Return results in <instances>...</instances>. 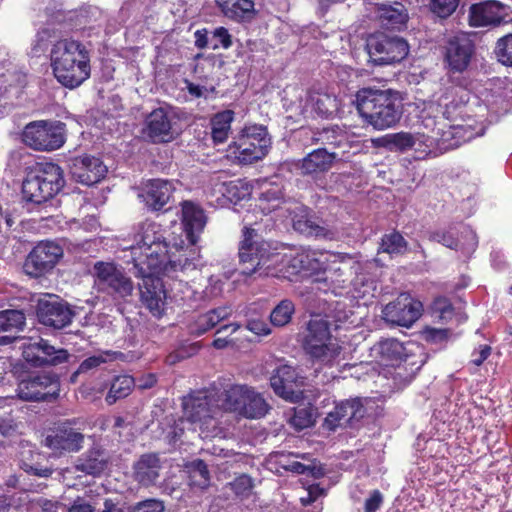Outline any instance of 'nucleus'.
I'll return each mask as SVG.
<instances>
[{
  "label": "nucleus",
  "instance_id": "nucleus-42",
  "mask_svg": "<svg viewBox=\"0 0 512 512\" xmlns=\"http://www.w3.org/2000/svg\"><path fill=\"white\" fill-rule=\"evenodd\" d=\"M233 119L234 112L231 110L219 112L211 119V135L214 143H223L227 140Z\"/></svg>",
  "mask_w": 512,
  "mask_h": 512
},
{
  "label": "nucleus",
  "instance_id": "nucleus-1",
  "mask_svg": "<svg viewBox=\"0 0 512 512\" xmlns=\"http://www.w3.org/2000/svg\"><path fill=\"white\" fill-rule=\"evenodd\" d=\"M291 262V274L314 273L322 269L323 276L313 279L312 289L325 293L331 291L340 296H346L348 276L353 272L357 273L359 268L351 257L328 252L321 253L319 258L314 252L300 253Z\"/></svg>",
  "mask_w": 512,
  "mask_h": 512
},
{
  "label": "nucleus",
  "instance_id": "nucleus-64",
  "mask_svg": "<svg viewBox=\"0 0 512 512\" xmlns=\"http://www.w3.org/2000/svg\"><path fill=\"white\" fill-rule=\"evenodd\" d=\"M100 512H126L124 504L113 499H106Z\"/></svg>",
  "mask_w": 512,
  "mask_h": 512
},
{
  "label": "nucleus",
  "instance_id": "nucleus-27",
  "mask_svg": "<svg viewBox=\"0 0 512 512\" xmlns=\"http://www.w3.org/2000/svg\"><path fill=\"white\" fill-rule=\"evenodd\" d=\"M143 134L153 143H165L174 138L171 113L164 108L153 110L146 118Z\"/></svg>",
  "mask_w": 512,
  "mask_h": 512
},
{
  "label": "nucleus",
  "instance_id": "nucleus-48",
  "mask_svg": "<svg viewBox=\"0 0 512 512\" xmlns=\"http://www.w3.org/2000/svg\"><path fill=\"white\" fill-rule=\"evenodd\" d=\"M407 250V242L399 232L385 234L381 240L380 252L391 256L402 255Z\"/></svg>",
  "mask_w": 512,
  "mask_h": 512
},
{
  "label": "nucleus",
  "instance_id": "nucleus-49",
  "mask_svg": "<svg viewBox=\"0 0 512 512\" xmlns=\"http://www.w3.org/2000/svg\"><path fill=\"white\" fill-rule=\"evenodd\" d=\"M295 307L292 301L282 300L270 313V321L274 326L282 327L288 324L292 318Z\"/></svg>",
  "mask_w": 512,
  "mask_h": 512
},
{
  "label": "nucleus",
  "instance_id": "nucleus-23",
  "mask_svg": "<svg viewBox=\"0 0 512 512\" xmlns=\"http://www.w3.org/2000/svg\"><path fill=\"white\" fill-rule=\"evenodd\" d=\"M83 443L84 435L68 422L51 430L45 438V445L55 454L78 452L82 449Z\"/></svg>",
  "mask_w": 512,
  "mask_h": 512
},
{
  "label": "nucleus",
  "instance_id": "nucleus-9",
  "mask_svg": "<svg viewBox=\"0 0 512 512\" xmlns=\"http://www.w3.org/2000/svg\"><path fill=\"white\" fill-rule=\"evenodd\" d=\"M64 176L61 167L51 162H38L25 170L22 182V197L33 204L44 203L64 186Z\"/></svg>",
  "mask_w": 512,
  "mask_h": 512
},
{
  "label": "nucleus",
  "instance_id": "nucleus-2",
  "mask_svg": "<svg viewBox=\"0 0 512 512\" xmlns=\"http://www.w3.org/2000/svg\"><path fill=\"white\" fill-rule=\"evenodd\" d=\"M257 207L265 215L275 212L277 217L291 218L293 228L306 236L328 240L336 236V231L330 225L311 215L303 205L283 201L278 186L270 185L264 189L259 196Z\"/></svg>",
  "mask_w": 512,
  "mask_h": 512
},
{
  "label": "nucleus",
  "instance_id": "nucleus-60",
  "mask_svg": "<svg viewBox=\"0 0 512 512\" xmlns=\"http://www.w3.org/2000/svg\"><path fill=\"white\" fill-rule=\"evenodd\" d=\"M383 504V495L379 490H373L366 499L365 512H376Z\"/></svg>",
  "mask_w": 512,
  "mask_h": 512
},
{
  "label": "nucleus",
  "instance_id": "nucleus-37",
  "mask_svg": "<svg viewBox=\"0 0 512 512\" xmlns=\"http://www.w3.org/2000/svg\"><path fill=\"white\" fill-rule=\"evenodd\" d=\"M248 392V385L236 384L230 386L221 395L217 394L219 399L220 411L236 412L243 416L244 404Z\"/></svg>",
  "mask_w": 512,
  "mask_h": 512
},
{
  "label": "nucleus",
  "instance_id": "nucleus-17",
  "mask_svg": "<svg viewBox=\"0 0 512 512\" xmlns=\"http://www.w3.org/2000/svg\"><path fill=\"white\" fill-rule=\"evenodd\" d=\"M165 258L159 266V273L170 275L172 273L194 270L197 266L200 254L195 244L187 243L181 239L180 242L170 243L165 252Z\"/></svg>",
  "mask_w": 512,
  "mask_h": 512
},
{
  "label": "nucleus",
  "instance_id": "nucleus-46",
  "mask_svg": "<svg viewBox=\"0 0 512 512\" xmlns=\"http://www.w3.org/2000/svg\"><path fill=\"white\" fill-rule=\"evenodd\" d=\"M134 386L135 381L133 377L129 375H120L115 377L106 396V402L109 405H112L118 399L127 397L131 393Z\"/></svg>",
  "mask_w": 512,
  "mask_h": 512
},
{
  "label": "nucleus",
  "instance_id": "nucleus-41",
  "mask_svg": "<svg viewBox=\"0 0 512 512\" xmlns=\"http://www.w3.org/2000/svg\"><path fill=\"white\" fill-rule=\"evenodd\" d=\"M313 110L322 117H333L340 110V101L336 96L327 93H313L309 95Z\"/></svg>",
  "mask_w": 512,
  "mask_h": 512
},
{
  "label": "nucleus",
  "instance_id": "nucleus-24",
  "mask_svg": "<svg viewBox=\"0 0 512 512\" xmlns=\"http://www.w3.org/2000/svg\"><path fill=\"white\" fill-rule=\"evenodd\" d=\"M365 414V409L358 398L348 399L337 403L325 417L323 426L334 431L337 428L352 426Z\"/></svg>",
  "mask_w": 512,
  "mask_h": 512
},
{
  "label": "nucleus",
  "instance_id": "nucleus-59",
  "mask_svg": "<svg viewBox=\"0 0 512 512\" xmlns=\"http://www.w3.org/2000/svg\"><path fill=\"white\" fill-rule=\"evenodd\" d=\"M165 507L162 501L148 499L136 505L134 512H164Z\"/></svg>",
  "mask_w": 512,
  "mask_h": 512
},
{
  "label": "nucleus",
  "instance_id": "nucleus-13",
  "mask_svg": "<svg viewBox=\"0 0 512 512\" xmlns=\"http://www.w3.org/2000/svg\"><path fill=\"white\" fill-rule=\"evenodd\" d=\"M25 145L36 151H54L66 141L65 124L60 121L37 120L28 123L22 132Z\"/></svg>",
  "mask_w": 512,
  "mask_h": 512
},
{
  "label": "nucleus",
  "instance_id": "nucleus-53",
  "mask_svg": "<svg viewBox=\"0 0 512 512\" xmlns=\"http://www.w3.org/2000/svg\"><path fill=\"white\" fill-rule=\"evenodd\" d=\"M111 355H112L111 352L106 351V352L100 353L98 355H93V356L86 358L85 360H83L80 363L78 369L72 375V379H74L79 374L87 373L93 369H96L101 364L106 363L107 357H109Z\"/></svg>",
  "mask_w": 512,
  "mask_h": 512
},
{
  "label": "nucleus",
  "instance_id": "nucleus-32",
  "mask_svg": "<svg viewBox=\"0 0 512 512\" xmlns=\"http://www.w3.org/2000/svg\"><path fill=\"white\" fill-rule=\"evenodd\" d=\"M181 219L186 240L190 244H196L206 225V216L203 209L191 201H184L182 203Z\"/></svg>",
  "mask_w": 512,
  "mask_h": 512
},
{
  "label": "nucleus",
  "instance_id": "nucleus-11",
  "mask_svg": "<svg viewBox=\"0 0 512 512\" xmlns=\"http://www.w3.org/2000/svg\"><path fill=\"white\" fill-rule=\"evenodd\" d=\"M422 123L424 127L431 131L432 135L424 134H411L408 132H398L387 134L378 139L379 144L393 152H404L417 146L424 145L430 148L438 140L447 141L450 136L459 135L462 127L449 126V130L445 131L446 124L443 123L437 116L434 118H426L422 116Z\"/></svg>",
  "mask_w": 512,
  "mask_h": 512
},
{
  "label": "nucleus",
  "instance_id": "nucleus-28",
  "mask_svg": "<svg viewBox=\"0 0 512 512\" xmlns=\"http://www.w3.org/2000/svg\"><path fill=\"white\" fill-rule=\"evenodd\" d=\"M107 173V166L94 156H81L73 160L71 174L84 185H93L101 181Z\"/></svg>",
  "mask_w": 512,
  "mask_h": 512
},
{
  "label": "nucleus",
  "instance_id": "nucleus-57",
  "mask_svg": "<svg viewBox=\"0 0 512 512\" xmlns=\"http://www.w3.org/2000/svg\"><path fill=\"white\" fill-rule=\"evenodd\" d=\"M333 318L336 323H350L353 324L355 320L353 319L354 313L351 309H346V306L342 302H337L335 308L332 311Z\"/></svg>",
  "mask_w": 512,
  "mask_h": 512
},
{
  "label": "nucleus",
  "instance_id": "nucleus-33",
  "mask_svg": "<svg viewBox=\"0 0 512 512\" xmlns=\"http://www.w3.org/2000/svg\"><path fill=\"white\" fill-rule=\"evenodd\" d=\"M233 310L231 306L225 305L207 311L199 315L190 325L191 334L200 336L214 328L220 322L231 317Z\"/></svg>",
  "mask_w": 512,
  "mask_h": 512
},
{
  "label": "nucleus",
  "instance_id": "nucleus-3",
  "mask_svg": "<svg viewBox=\"0 0 512 512\" xmlns=\"http://www.w3.org/2000/svg\"><path fill=\"white\" fill-rule=\"evenodd\" d=\"M288 257L271 249L268 242L262 240L253 228L245 227L243 240L239 247V259L245 275L258 274L259 276L286 277L288 265L292 269L291 260Z\"/></svg>",
  "mask_w": 512,
  "mask_h": 512
},
{
  "label": "nucleus",
  "instance_id": "nucleus-62",
  "mask_svg": "<svg viewBox=\"0 0 512 512\" xmlns=\"http://www.w3.org/2000/svg\"><path fill=\"white\" fill-rule=\"evenodd\" d=\"M198 349V344H192L189 346V351L186 352L184 349L177 350L175 353H172L167 357V361L170 364H175L180 360L192 356L198 351Z\"/></svg>",
  "mask_w": 512,
  "mask_h": 512
},
{
  "label": "nucleus",
  "instance_id": "nucleus-21",
  "mask_svg": "<svg viewBox=\"0 0 512 512\" xmlns=\"http://www.w3.org/2000/svg\"><path fill=\"white\" fill-rule=\"evenodd\" d=\"M423 305L409 294H401L383 309L384 319L392 324L410 327L421 316Z\"/></svg>",
  "mask_w": 512,
  "mask_h": 512
},
{
  "label": "nucleus",
  "instance_id": "nucleus-8",
  "mask_svg": "<svg viewBox=\"0 0 512 512\" xmlns=\"http://www.w3.org/2000/svg\"><path fill=\"white\" fill-rule=\"evenodd\" d=\"M302 347L314 364L332 367L339 364L342 346L331 334L329 322L319 316H313L303 333Z\"/></svg>",
  "mask_w": 512,
  "mask_h": 512
},
{
  "label": "nucleus",
  "instance_id": "nucleus-40",
  "mask_svg": "<svg viewBox=\"0 0 512 512\" xmlns=\"http://www.w3.org/2000/svg\"><path fill=\"white\" fill-rule=\"evenodd\" d=\"M217 3L222 12L231 19H249L255 13L252 0H217Z\"/></svg>",
  "mask_w": 512,
  "mask_h": 512
},
{
  "label": "nucleus",
  "instance_id": "nucleus-58",
  "mask_svg": "<svg viewBox=\"0 0 512 512\" xmlns=\"http://www.w3.org/2000/svg\"><path fill=\"white\" fill-rule=\"evenodd\" d=\"M433 239L451 249H463V244L454 238L451 231H439L434 233Z\"/></svg>",
  "mask_w": 512,
  "mask_h": 512
},
{
  "label": "nucleus",
  "instance_id": "nucleus-61",
  "mask_svg": "<svg viewBox=\"0 0 512 512\" xmlns=\"http://www.w3.org/2000/svg\"><path fill=\"white\" fill-rule=\"evenodd\" d=\"M247 329L256 335L265 336L270 334L268 324L262 319H250L247 322Z\"/></svg>",
  "mask_w": 512,
  "mask_h": 512
},
{
  "label": "nucleus",
  "instance_id": "nucleus-5",
  "mask_svg": "<svg viewBox=\"0 0 512 512\" xmlns=\"http://www.w3.org/2000/svg\"><path fill=\"white\" fill-rule=\"evenodd\" d=\"M355 97L361 118L376 130L393 127L401 118L402 106L392 90L362 88Z\"/></svg>",
  "mask_w": 512,
  "mask_h": 512
},
{
  "label": "nucleus",
  "instance_id": "nucleus-4",
  "mask_svg": "<svg viewBox=\"0 0 512 512\" xmlns=\"http://www.w3.org/2000/svg\"><path fill=\"white\" fill-rule=\"evenodd\" d=\"M50 61L55 78L67 88H76L90 77L89 54L78 41H57L51 48Z\"/></svg>",
  "mask_w": 512,
  "mask_h": 512
},
{
  "label": "nucleus",
  "instance_id": "nucleus-38",
  "mask_svg": "<svg viewBox=\"0 0 512 512\" xmlns=\"http://www.w3.org/2000/svg\"><path fill=\"white\" fill-rule=\"evenodd\" d=\"M378 17L382 27L400 30L406 25L408 13L401 3L395 2L392 5H380L378 7Z\"/></svg>",
  "mask_w": 512,
  "mask_h": 512
},
{
  "label": "nucleus",
  "instance_id": "nucleus-7",
  "mask_svg": "<svg viewBox=\"0 0 512 512\" xmlns=\"http://www.w3.org/2000/svg\"><path fill=\"white\" fill-rule=\"evenodd\" d=\"M162 226L156 222L141 223L134 234V243L129 248L135 269H159L170 242Z\"/></svg>",
  "mask_w": 512,
  "mask_h": 512
},
{
  "label": "nucleus",
  "instance_id": "nucleus-63",
  "mask_svg": "<svg viewBox=\"0 0 512 512\" xmlns=\"http://www.w3.org/2000/svg\"><path fill=\"white\" fill-rule=\"evenodd\" d=\"M195 46L198 49L210 48V39L208 38V32L206 29L196 30L194 33Z\"/></svg>",
  "mask_w": 512,
  "mask_h": 512
},
{
  "label": "nucleus",
  "instance_id": "nucleus-14",
  "mask_svg": "<svg viewBox=\"0 0 512 512\" xmlns=\"http://www.w3.org/2000/svg\"><path fill=\"white\" fill-rule=\"evenodd\" d=\"M93 275L97 289L114 299L126 301L133 295L134 284L121 266L113 262L98 261L94 264Z\"/></svg>",
  "mask_w": 512,
  "mask_h": 512
},
{
  "label": "nucleus",
  "instance_id": "nucleus-6",
  "mask_svg": "<svg viewBox=\"0 0 512 512\" xmlns=\"http://www.w3.org/2000/svg\"><path fill=\"white\" fill-rule=\"evenodd\" d=\"M183 419L181 425L186 422L189 430L198 432L201 438L213 437L217 433V416L220 413L217 392L199 390L190 393L183 398Z\"/></svg>",
  "mask_w": 512,
  "mask_h": 512
},
{
  "label": "nucleus",
  "instance_id": "nucleus-47",
  "mask_svg": "<svg viewBox=\"0 0 512 512\" xmlns=\"http://www.w3.org/2000/svg\"><path fill=\"white\" fill-rule=\"evenodd\" d=\"M190 485L204 489L209 486L210 473L203 460L192 461L188 466Z\"/></svg>",
  "mask_w": 512,
  "mask_h": 512
},
{
  "label": "nucleus",
  "instance_id": "nucleus-54",
  "mask_svg": "<svg viewBox=\"0 0 512 512\" xmlns=\"http://www.w3.org/2000/svg\"><path fill=\"white\" fill-rule=\"evenodd\" d=\"M313 423V414L308 408L295 409L293 416L290 418V424L297 430L308 428Z\"/></svg>",
  "mask_w": 512,
  "mask_h": 512
},
{
  "label": "nucleus",
  "instance_id": "nucleus-31",
  "mask_svg": "<svg viewBox=\"0 0 512 512\" xmlns=\"http://www.w3.org/2000/svg\"><path fill=\"white\" fill-rule=\"evenodd\" d=\"M162 470V461L156 453H145L133 464V478L140 485L149 487L154 485Z\"/></svg>",
  "mask_w": 512,
  "mask_h": 512
},
{
  "label": "nucleus",
  "instance_id": "nucleus-36",
  "mask_svg": "<svg viewBox=\"0 0 512 512\" xmlns=\"http://www.w3.org/2000/svg\"><path fill=\"white\" fill-rule=\"evenodd\" d=\"M107 464L108 456L105 451L94 447L77 460L74 470L87 475L98 476L104 472Z\"/></svg>",
  "mask_w": 512,
  "mask_h": 512
},
{
  "label": "nucleus",
  "instance_id": "nucleus-30",
  "mask_svg": "<svg viewBox=\"0 0 512 512\" xmlns=\"http://www.w3.org/2000/svg\"><path fill=\"white\" fill-rule=\"evenodd\" d=\"M504 18V6L495 0L474 4L469 12V23L474 27L498 25Z\"/></svg>",
  "mask_w": 512,
  "mask_h": 512
},
{
  "label": "nucleus",
  "instance_id": "nucleus-35",
  "mask_svg": "<svg viewBox=\"0 0 512 512\" xmlns=\"http://www.w3.org/2000/svg\"><path fill=\"white\" fill-rule=\"evenodd\" d=\"M25 325V316L19 310L0 312V345H6L16 339V335Z\"/></svg>",
  "mask_w": 512,
  "mask_h": 512
},
{
  "label": "nucleus",
  "instance_id": "nucleus-18",
  "mask_svg": "<svg viewBox=\"0 0 512 512\" xmlns=\"http://www.w3.org/2000/svg\"><path fill=\"white\" fill-rule=\"evenodd\" d=\"M62 255L63 250L58 244L52 241L40 242L29 253L24 271L32 277H40L53 269Z\"/></svg>",
  "mask_w": 512,
  "mask_h": 512
},
{
  "label": "nucleus",
  "instance_id": "nucleus-52",
  "mask_svg": "<svg viewBox=\"0 0 512 512\" xmlns=\"http://www.w3.org/2000/svg\"><path fill=\"white\" fill-rule=\"evenodd\" d=\"M495 52L502 64L512 66V34H508L497 41Z\"/></svg>",
  "mask_w": 512,
  "mask_h": 512
},
{
  "label": "nucleus",
  "instance_id": "nucleus-15",
  "mask_svg": "<svg viewBox=\"0 0 512 512\" xmlns=\"http://www.w3.org/2000/svg\"><path fill=\"white\" fill-rule=\"evenodd\" d=\"M366 49L370 61L376 65H390L402 61L408 55L407 42L399 37L382 33L368 37Z\"/></svg>",
  "mask_w": 512,
  "mask_h": 512
},
{
  "label": "nucleus",
  "instance_id": "nucleus-50",
  "mask_svg": "<svg viewBox=\"0 0 512 512\" xmlns=\"http://www.w3.org/2000/svg\"><path fill=\"white\" fill-rule=\"evenodd\" d=\"M228 485L234 494L241 499L251 496L254 488L252 478L246 474L236 477Z\"/></svg>",
  "mask_w": 512,
  "mask_h": 512
},
{
  "label": "nucleus",
  "instance_id": "nucleus-44",
  "mask_svg": "<svg viewBox=\"0 0 512 512\" xmlns=\"http://www.w3.org/2000/svg\"><path fill=\"white\" fill-rule=\"evenodd\" d=\"M221 193L229 202L236 204L250 197L252 186L243 179L232 180L222 184Z\"/></svg>",
  "mask_w": 512,
  "mask_h": 512
},
{
  "label": "nucleus",
  "instance_id": "nucleus-51",
  "mask_svg": "<svg viewBox=\"0 0 512 512\" xmlns=\"http://www.w3.org/2000/svg\"><path fill=\"white\" fill-rule=\"evenodd\" d=\"M279 462L281 463L282 467L285 470L291 471V472H294L297 474H307V475H311L315 478H318L323 475L322 468L317 467L315 465H305L296 460H292V461L288 460L286 462H283V460H280Z\"/></svg>",
  "mask_w": 512,
  "mask_h": 512
},
{
  "label": "nucleus",
  "instance_id": "nucleus-45",
  "mask_svg": "<svg viewBox=\"0 0 512 512\" xmlns=\"http://www.w3.org/2000/svg\"><path fill=\"white\" fill-rule=\"evenodd\" d=\"M467 93L461 87H455L440 98L439 106L443 107L442 118L450 119L452 112L468 101Z\"/></svg>",
  "mask_w": 512,
  "mask_h": 512
},
{
  "label": "nucleus",
  "instance_id": "nucleus-25",
  "mask_svg": "<svg viewBox=\"0 0 512 512\" xmlns=\"http://www.w3.org/2000/svg\"><path fill=\"white\" fill-rule=\"evenodd\" d=\"M37 316L43 325L61 329L71 323L73 312L66 303L49 297L38 301Z\"/></svg>",
  "mask_w": 512,
  "mask_h": 512
},
{
  "label": "nucleus",
  "instance_id": "nucleus-22",
  "mask_svg": "<svg viewBox=\"0 0 512 512\" xmlns=\"http://www.w3.org/2000/svg\"><path fill=\"white\" fill-rule=\"evenodd\" d=\"M59 382L50 374H39L18 385V397L24 401H46L58 395Z\"/></svg>",
  "mask_w": 512,
  "mask_h": 512
},
{
  "label": "nucleus",
  "instance_id": "nucleus-34",
  "mask_svg": "<svg viewBox=\"0 0 512 512\" xmlns=\"http://www.w3.org/2000/svg\"><path fill=\"white\" fill-rule=\"evenodd\" d=\"M338 159L337 153L328 152L325 148H319L303 158L299 168L303 174L325 172L329 170Z\"/></svg>",
  "mask_w": 512,
  "mask_h": 512
},
{
  "label": "nucleus",
  "instance_id": "nucleus-10",
  "mask_svg": "<svg viewBox=\"0 0 512 512\" xmlns=\"http://www.w3.org/2000/svg\"><path fill=\"white\" fill-rule=\"evenodd\" d=\"M407 347L396 339H385L376 343L371 354L377 364L381 367L380 374L385 378H391L395 386L409 383L415 371H417L422 361L414 368L417 363L409 362Z\"/></svg>",
  "mask_w": 512,
  "mask_h": 512
},
{
  "label": "nucleus",
  "instance_id": "nucleus-12",
  "mask_svg": "<svg viewBox=\"0 0 512 512\" xmlns=\"http://www.w3.org/2000/svg\"><path fill=\"white\" fill-rule=\"evenodd\" d=\"M271 146L266 127L250 125L244 127L234 142L229 145L228 156L238 164H252L263 159Z\"/></svg>",
  "mask_w": 512,
  "mask_h": 512
},
{
  "label": "nucleus",
  "instance_id": "nucleus-16",
  "mask_svg": "<svg viewBox=\"0 0 512 512\" xmlns=\"http://www.w3.org/2000/svg\"><path fill=\"white\" fill-rule=\"evenodd\" d=\"M159 274V269H136L135 272V276L141 278L140 300L156 318L162 317L166 309V292Z\"/></svg>",
  "mask_w": 512,
  "mask_h": 512
},
{
  "label": "nucleus",
  "instance_id": "nucleus-19",
  "mask_svg": "<svg viewBox=\"0 0 512 512\" xmlns=\"http://www.w3.org/2000/svg\"><path fill=\"white\" fill-rule=\"evenodd\" d=\"M20 348L24 360L35 367L58 365L68 359L66 350L56 349L42 338L25 341Z\"/></svg>",
  "mask_w": 512,
  "mask_h": 512
},
{
  "label": "nucleus",
  "instance_id": "nucleus-39",
  "mask_svg": "<svg viewBox=\"0 0 512 512\" xmlns=\"http://www.w3.org/2000/svg\"><path fill=\"white\" fill-rule=\"evenodd\" d=\"M350 284L351 287L345 292L350 299L364 300L363 304L366 305L375 296L376 282L367 273H357Z\"/></svg>",
  "mask_w": 512,
  "mask_h": 512
},
{
  "label": "nucleus",
  "instance_id": "nucleus-55",
  "mask_svg": "<svg viewBox=\"0 0 512 512\" xmlns=\"http://www.w3.org/2000/svg\"><path fill=\"white\" fill-rule=\"evenodd\" d=\"M232 45L231 36L227 29L224 27L216 28L210 38V48L213 50L220 47L228 49Z\"/></svg>",
  "mask_w": 512,
  "mask_h": 512
},
{
  "label": "nucleus",
  "instance_id": "nucleus-20",
  "mask_svg": "<svg viewBox=\"0 0 512 512\" xmlns=\"http://www.w3.org/2000/svg\"><path fill=\"white\" fill-rule=\"evenodd\" d=\"M304 378L300 377L296 370L290 365H281L275 369L270 378V385L276 395L286 401L297 403L303 398L300 387Z\"/></svg>",
  "mask_w": 512,
  "mask_h": 512
},
{
  "label": "nucleus",
  "instance_id": "nucleus-26",
  "mask_svg": "<svg viewBox=\"0 0 512 512\" xmlns=\"http://www.w3.org/2000/svg\"><path fill=\"white\" fill-rule=\"evenodd\" d=\"M473 43L464 33L450 37L447 41L445 60L451 70L456 72L464 71L473 54Z\"/></svg>",
  "mask_w": 512,
  "mask_h": 512
},
{
  "label": "nucleus",
  "instance_id": "nucleus-56",
  "mask_svg": "<svg viewBox=\"0 0 512 512\" xmlns=\"http://www.w3.org/2000/svg\"><path fill=\"white\" fill-rule=\"evenodd\" d=\"M459 0H432L431 10L441 18L450 16L457 8Z\"/></svg>",
  "mask_w": 512,
  "mask_h": 512
},
{
  "label": "nucleus",
  "instance_id": "nucleus-43",
  "mask_svg": "<svg viewBox=\"0 0 512 512\" xmlns=\"http://www.w3.org/2000/svg\"><path fill=\"white\" fill-rule=\"evenodd\" d=\"M246 401L243 409V416L251 419L264 417L269 411V405L260 393L256 392L252 387L248 386Z\"/></svg>",
  "mask_w": 512,
  "mask_h": 512
},
{
  "label": "nucleus",
  "instance_id": "nucleus-29",
  "mask_svg": "<svg viewBox=\"0 0 512 512\" xmlns=\"http://www.w3.org/2000/svg\"><path fill=\"white\" fill-rule=\"evenodd\" d=\"M173 190L172 182L163 179H151L143 184L139 197L149 209L158 211L169 202Z\"/></svg>",
  "mask_w": 512,
  "mask_h": 512
}]
</instances>
